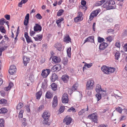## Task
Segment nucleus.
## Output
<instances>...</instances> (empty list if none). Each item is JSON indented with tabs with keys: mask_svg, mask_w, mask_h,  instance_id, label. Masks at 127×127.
Returning a JSON list of instances; mask_svg holds the SVG:
<instances>
[{
	"mask_svg": "<svg viewBox=\"0 0 127 127\" xmlns=\"http://www.w3.org/2000/svg\"><path fill=\"white\" fill-rule=\"evenodd\" d=\"M100 11V9H97L93 11L91 13L89 19L90 20H92L94 17L96 16Z\"/></svg>",
	"mask_w": 127,
	"mask_h": 127,
	"instance_id": "1",
	"label": "nucleus"
},
{
	"mask_svg": "<svg viewBox=\"0 0 127 127\" xmlns=\"http://www.w3.org/2000/svg\"><path fill=\"white\" fill-rule=\"evenodd\" d=\"M94 82L93 80H91L88 81L86 84L87 89L88 90H91L93 88V85H94Z\"/></svg>",
	"mask_w": 127,
	"mask_h": 127,
	"instance_id": "2",
	"label": "nucleus"
},
{
	"mask_svg": "<svg viewBox=\"0 0 127 127\" xmlns=\"http://www.w3.org/2000/svg\"><path fill=\"white\" fill-rule=\"evenodd\" d=\"M16 70L15 66L14 65H12L10 66L9 72L10 74L13 75L16 73Z\"/></svg>",
	"mask_w": 127,
	"mask_h": 127,
	"instance_id": "3",
	"label": "nucleus"
},
{
	"mask_svg": "<svg viewBox=\"0 0 127 127\" xmlns=\"http://www.w3.org/2000/svg\"><path fill=\"white\" fill-rule=\"evenodd\" d=\"M58 105V100L57 99V97L55 96L54 97L53 100L52 102V107L54 108H55Z\"/></svg>",
	"mask_w": 127,
	"mask_h": 127,
	"instance_id": "4",
	"label": "nucleus"
},
{
	"mask_svg": "<svg viewBox=\"0 0 127 127\" xmlns=\"http://www.w3.org/2000/svg\"><path fill=\"white\" fill-rule=\"evenodd\" d=\"M50 73L49 69L43 70L42 71L41 75L43 77L46 78L47 77Z\"/></svg>",
	"mask_w": 127,
	"mask_h": 127,
	"instance_id": "5",
	"label": "nucleus"
},
{
	"mask_svg": "<svg viewBox=\"0 0 127 127\" xmlns=\"http://www.w3.org/2000/svg\"><path fill=\"white\" fill-rule=\"evenodd\" d=\"M68 95L67 94H64L62 97V102L64 103H67L68 102Z\"/></svg>",
	"mask_w": 127,
	"mask_h": 127,
	"instance_id": "6",
	"label": "nucleus"
},
{
	"mask_svg": "<svg viewBox=\"0 0 127 127\" xmlns=\"http://www.w3.org/2000/svg\"><path fill=\"white\" fill-rule=\"evenodd\" d=\"M88 117L91 119L92 121L95 123H96L97 121V116L94 114H93L88 116Z\"/></svg>",
	"mask_w": 127,
	"mask_h": 127,
	"instance_id": "7",
	"label": "nucleus"
},
{
	"mask_svg": "<svg viewBox=\"0 0 127 127\" xmlns=\"http://www.w3.org/2000/svg\"><path fill=\"white\" fill-rule=\"evenodd\" d=\"M7 42L6 43L5 41L4 40H2L0 43V47L6 49L9 46L6 45Z\"/></svg>",
	"mask_w": 127,
	"mask_h": 127,
	"instance_id": "8",
	"label": "nucleus"
},
{
	"mask_svg": "<svg viewBox=\"0 0 127 127\" xmlns=\"http://www.w3.org/2000/svg\"><path fill=\"white\" fill-rule=\"evenodd\" d=\"M108 45L107 43L103 42L100 44L99 47V49L101 51L104 50L108 46Z\"/></svg>",
	"mask_w": 127,
	"mask_h": 127,
	"instance_id": "9",
	"label": "nucleus"
},
{
	"mask_svg": "<svg viewBox=\"0 0 127 127\" xmlns=\"http://www.w3.org/2000/svg\"><path fill=\"white\" fill-rule=\"evenodd\" d=\"M72 120L71 117H66L64 120L63 122L64 123L65 122V124L67 125H68L71 123Z\"/></svg>",
	"mask_w": 127,
	"mask_h": 127,
	"instance_id": "10",
	"label": "nucleus"
},
{
	"mask_svg": "<svg viewBox=\"0 0 127 127\" xmlns=\"http://www.w3.org/2000/svg\"><path fill=\"white\" fill-rule=\"evenodd\" d=\"M109 6L108 8L109 9H112L115 8V7L113 5H114L115 4V1L113 0H110L108 1Z\"/></svg>",
	"mask_w": 127,
	"mask_h": 127,
	"instance_id": "11",
	"label": "nucleus"
},
{
	"mask_svg": "<svg viewBox=\"0 0 127 127\" xmlns=\"http://www.w3.org/2000/svg\"><path fill=\"white\" fill-rule=\"evenodd\" d=\"M42 29L41 27L38 24H36L34 27V31H41Z\"/></svg>",
	"mask_w": 127,
	"mask_h": 127,
	"instance_id": "12",
	"label": "nucleus"
},
{
	"mask_svg": "<svg viewBox=\"0 0 127 127\" xmlns=\"http://www.w3.org/2000/svg\"><path fill=\"white\" fill-rule=\"evenodd\" d=\"M96 91L97 93H102L105 92V91L102 90L101 86L98 84L96 85Z\"/></svg>",
	"mask_w": 127,
	"mask_h": 127,
	"instance_id": "13",
	"label": "nucleus"
},
{
	"mask_svg": "<svg viewBox=\"0 0 127 127\" xmlns=\"http://www.w3.org/2000/svg\"><path fill=\"white\" fill-rule=\"evenodd\" d=\"M29 14L27 13L25 16V18L24 21V24L25 26L28 25L29 23Z\"/></svg>",
	"mask_w": 127,
	"mask_h": 127,
	"instance_id": "14",
	"label": "nucleus"
},
{
	"mask_svg": "<svg viewBox=\"0 0 127 127\" xmlns=\"http://www.w3.org/2000/svg\"><path fill=\"white\" fill-rule=\"evenodd\" d=\"M23 60L24 65L26 66L27 64L29 62L30 59L26 56H25L23 58Z\"/></svg>",
	"mask_w": 127,
	"mask_h": 127,
	"instance_id": "15",
	"label": "nucleus"
},
{
	"mask_svg": "<svg viewBox=\"0 0 127 127\" xmlns=\"http://www.w3.org/2000/svg\"><path fill=\"white\" fill-rule=\"evenodd\" d=\"M94 36H89L88 38H87L86 40H85L84 44L86 42H94Z\"/></svg>",
	"mask_w": 127,
	"mask_h": 127,
	"instance_id": "16",
	"label": "nucleus"
},
{
	"mask_svg": "<svg viewBox=\"0 0 127 127\" xmlns=\"http://www.w3.org/2000/svg\"><path fill=\"white\" fill-rule=\"evenodd\" d=\"M64 20V19L62 18H59L58 20H56V22L57 24L58 27H61V24L62 22H63Z\"/></svg>",
	"mask_w": 127,
	"mask_h": 127,
	"instance_id": "17",
	"label": "nucleus"
},
{
	"mask_svg": "<svg viewBox=\"0 0 127 127\" xmlns=\"http://www.w3.org/2000/svg\"><path fill=\"white\" fill-rule=\"evenodd\" d=\"M50 116V113L47 111H45L43 113L42 116L43 118H49Z\"/></svg>",
	"mask_w": 127,
	"mask_h": 127,
	"instance_id": "18",
	"label": "nucleus"
},
{
	"mask_svg": "<svg viewBox=\"0 0 127 127\" xmlns=\"http://www.w3.org/2000/svg\"><path fill=\"white\" fill-rule=\"evenodd\" d=\"M52 60L54 62L56 63H59L61 61L60 58L56 56L53 57Z\"/></svg>",
	"mask_w": 127,
	"mask_h": 127,
	"instance_id": "19",
	"label": "nucleus"
},
{
	"mask_svg": "<svg viewBox=\"0 0 127 127\" xmlns=\"http://www.w3.org/2000/svg\"><path fill=\"white\" fill-rule=\"evenodd\" d=\"M61 66L59 64H58L54 66L52 69L54 71H59L60 70L61 68Z\"/></svg>",
	"mask_w": 127,
	"mask_h": 127,
	"instance_id": "20",
	"label": "nucleus"
},
{
	"mask_svg": "<svg viewBox=\"0 0 127 127\" xmlns=\"http://www.w3.org/2000/svg\"><path fill=\"white\" fill-rule=\"evenodd\" d=\"M64 41L66 42H71V39L68 34H66L64 38Z\"/></svg>",
	"mask_w": 127,
	"mask_h": 127,
	"instance_id": "21",
	"label": "nucleus"
},
{
	"mask_svg": "<svg viewBox=\"0 0 127 127\" xmlns=\"http://www.w3.org/2000/svg\"><path fill=\"white\" fill-rule=\"evenodd\" d=\"M53 96L52 94L49 91H47L45 95V97L48 99L51 98Z\"/></svg>",
	"mask_w": 127,
	"mask_h": 127,
	"instance_id": "22",
	"label": "nucleus"
},
{
	"mask_svg": "<svg viewBox=\"0 0 127 127\" xmlns=\"http://www.w3.org/2000/svg\"><path fill=\"white\" fill-rule=\"evenodd\" d=\"M69 78V77L67 75H64L62 77V79L64 82L66 83L68 81Z\"/></svg>",
	"mask_w": 127,
	"mask_h": 127,
	"instance_id": "23",
	"label": "nucleus"
},
{
	"mask_svg": "<svg viewBox=\"0 0 127 127\" xmlns=\"http://www.w3.org/2000/svg\"><path fill=\"white\" fill-rule=\"evenodd\" d=\"M101 70L102 71L106 74H107L108 73V68L106 66H102L101 67Z\"/></svg>",
	"mask_w": 127,
	"mask_h": 127,
	"instance_id": "24",
	"label": "nucleus"
},
{
	"mask_svg": "<svg viewBox=\"0 0 127 127\" xmlns=\"http://www.w3.org/2000/svg\"><path fill=\"white\" fill-rule=\"evenodd\" d=\"M25 36L27 42L30 43L31 42V39L28 35L27 32H25Z\"/></svg>",
	"mask_w": 127,
	"mask_h": 127,
	"instance_id": "25",
	"label": "nucleus"
},
{
	"mask_svg": "<svg viewBox=\"0 0 127 127\" xmlns=\"http://www.w3.org/2000/svg\"><path fill=\"white\" fill-rule=\"evenodd\" d=\"M42 92L41 90L37 92L36 94V98L37 99H39L42 95Z\"/></svg>",
	"mask_w": 127,
	"mask_h": 127,
	"instance_id": "26",
	"label": "nucleus"
},
{
	"mask_svg": "<svg viewBox=\"0 0 127 127\" xmlns=\"http://www.w3.org/2000/svg\"><path fill=\"white\" fill-rule=\"evenodd\" d=\"M108 0H102L100 1L97 2L95 4V6H98L101 5L105 1H107Z\"/></svg>",
	"mask_w": 127,
	"mask_h": 127,
	"instance_id": "27",
	"label": "nucleus"
},
{
	"mask_svg": "<svg viewBox=\"0 0 127 127\" xmlns=\"http://www.w3.org/2000/svg\"><path fill=\"white\" fill-rule=\"evenodd\" d=\"M79 10L85 12L87 9L86 6L80 5L79 6Z\"/></svg>",
	"mask_w": 127,
	"mask_h": 127,
	"instance_id": "28",
	"label": "nucleus"
},
{
	"mask_svg": "<svg viewBox=\"0 0 127 127\" xmlns=\"http://www.w3.org/2000/svg\"><path fill=\"white\" fill-rule=\"evenodd\" d=\"M58 77L55 73L52 74L51 76V80L52 82H54L57 79Z\"/></svg>",
	"mask_w": 127,
	"mask_h": 127,
	"instance_id": "29",
	"label": "nucleus"
},
{
	"mask_svg": "<svg viewBox=\"0 0 127 127\" xmlns=\"http://www.w3.org/2000/svg\"><path fill=\"white\" fill-rule=\"evenodd\" d=\"M44 120L43 121L42 123L43 124H45L49 126L50 125V122H48L49 118H44Z\"/></svg>",
	"mask_w": 127,
	"mask_h": 127,
	"instance_id": "30",
	"label": "nucleus"
},
{
	"mask_svg": "<svg viewBox=\"0 0 127 127\" xmlns=\"http://www.w3.org/2000/svg\"><path fill=\"white\" fill-rule=\"evenodd\" d=\"M83 18H80L77 16L74 18V21L75 23H77L82 21Z\"/></svg>",
	"mask_w": 127,
	"mask_h": 127,
	"instance_id": "31",
	"label": "nucleus"
},
{
	"mask_svg": "<svg viewBox=\"0 0 127 127\" xmlns=\"http://www.w3.org/2000/svg\"><path fill=\"white\" fill-rule=\"evenodd\" d=\"M51 86L52 89L53 90L55 91L56 90L57 86V85L55 83H53L51 84Z\"/></svg>",
	"mask_w": 127,
	"mask_h": 127,
	"instance_id": "32",
	"label": "nucleus"
},
{
	"mask_svg": "<svg viewBox=\"0 0 127 127\" xmlns=\"http://www.w3.org/2000/svg\"><path fill=\"white\" fill-rule=\"evenodd\" d=\"M42 37L41 35H37L36 37H33L34 38L36 41L39 40L40 41L41 40V38Z\"/></svg>",
	"mask_w": 127,
	"mask_h": 127,
	"instance_id": "33",
	"label": "nucleus"
},
{
	"mask_svg": "<svg viewBox=\"0 0 127 127\" xmlns=\"http://www.w3.org/2000/svg\"><path fill=\"white\" fill-rule=\"evenodd\" d=\"M98 94L96 95V97L97 98V101H98L101 98V95L102 93H97Z\"/></svg>",
	"mask_w": 127,
	"mask_h": 127,
	"instance_id": "34",
	"label": "nucleus"
},
{
	"mask_svg": "<svg viewBox=\"0 0 127 127\" xmlns=\"http://www.w3.org/2000/svg\"><path fill=\"white\" fill-rule=\"evenodd\" d=\"M6 22V20L3 18L0 19V26L3 25Z\"/></svg>",
	"mask_w": 127,
	"mask_h": 127,
	"instance_id": "35",
	"label": "nucleus"
},
{
	"mask_svg": "<svg viewBox=\"0 0 127 127\" xmlns=\"http://www.w3.org/2000/svg\"><path fill=\"white\" fill-rule=\"evenodd\" d=\"M7 111V110L6 109L4 108H2L0 109V114H4L6 113Z\"/></svg>",
	"mask_w": 127,
	"mask_h": 127,
	"instance_id": "36",
	"label": "nucleus"
},
{
	"mask_svg": "<svg viewBox=\"0 0 127 127\" xmlns=\"http://www.w3.org/2000/svg\"><path fill=\"white\" fill-rule=\"evenodd\" d=\"M120 53L118 51H117L115 55V59L118 60L120 56Z\"/></svg>",
	"mask_w": 127,
	"mask_h": 127,
	"instance_id": "37",
	"label": "nucleus"
},
{
	"mask_svg": "<svg viewBox=\"0 0 127 127\" xmlns=\"http://www.w3.org/2000/svg\"><path fill=\"white\" fill-rule=\"evenodd\" d=\"M115 71L114 68L113 67H110L108 68V73L107 74H110L112 73L113 72Z\"/></svg>",
	"mask_w": 127,
	"mask_h": 127,
	"instance_id": "38",
	"label": "nucleus"
},
{
	"mask_svg": "<svg viewBox=\"0 0 127 127\" xmlns=\"http://www.w3.org/2000/svg\"><path fill=\"white\" fill-rule=\"evenodd\" d=\"M23 106V104L21 102L18 103L17 106V109H20L22 108Z\"/></svg>",
	"mask_w": 127,
	"mask_h": 127,
	"instance_id": "39",
	"label": "nucleus"
},
{
	"mask_svg": "<svg viewBox=\"0 0 127 127\" xmlns=\"http://www.w3.org/2000/svg\"><path fill=\"white\" fill-rule=\"evenodd\" d=\"M71 48L69 47L67 50V55L68 57L70 58L71 55Z\"/></svg>",
	"mask_w": 127,
	"mask_h": 127,
	"instance_id": "40",
	"label": "nucleus"
},
{
	"mask_svg": "<svg viewBox=\"0 0 127 127\" xmlns=\"http://www.w3.org/2000/svg\"><path fill=\"white\" fill-rule=\"evenodd\" d=\"M64 12V10L62 9H60L58 11L57 13V16H61L62 13Z\"/></svg>",
	"mask_w": 127,
	"mask_h": 127,
	"instance_id": "41",
	"label": "nucleus"
},
{
	"mask_svg": "<svg viewBox=\"0 0 127 127\" xmlns=\"http://www.w3.org/2000/svg\"><path fill=\"white\" fill-rule=\"evenodd\" d=\"M109 3L108 1L105 3L103 5V6L104 8H106L107 9H109L108 8L109 7Z\"/></svg>",
	"mask_w": 127,
	"mask_h": 127,
	"instance_id": "42",
	"label": "nucleus"
},
{
	"mask_svg": "<svg viewBox=\"0 0 127 127\" xmlns=\"http://www.w3.org/2000/svg\"><path fill=\"white\" fill-rule=\"evenodd\" d=\"M7 103V101L4 99H2L0 100V104H4Z\"/></svg>",
	"mask_w": 127,
	"mask_h": 127,
	"instance_id": "43",
	"label": "nucleus"
},
{
	"mask_svg": "<svg viewBox=\"0 0 127 127\" xmlns=\"http://www.w3.org/2000/svg\"><path fill=\"white\" fill-rule=\"evenodd\" d=\"M4 121L2 119H0V127H4Z\"/></svg>",
	"mask_w": 127,
	"mask_h": 127,
	"instance_id": "44",
	"label": "nucleus"
},
{
	"mask_svg": "<svg viewBox=\"0 0 127 127\" xmlns=\"http://www.w3.org/2000/svg\"><path fill=\"white\" fill-rule=\"evenodd\" d=\"M72 111V112H75L76 111L75 109L73 107H71L69 109L67 110V111L70 112Z\"/></svg>",
	"mask_w": 127,
	"mask_h": 127,
	"instance_id": "45",
	"label": "nucleus"
},
{
	"mask_svg": "<svg viewBox=\"0 0 127 127\" xmlns=\"http://www.w3.org/2000/svg\"><path fill=\"white\" fill-rule=\"evenodd\" d=\"M86 111V109H82L78 112V115H81L84 113Z\"/></svg>",
	"mask_w": 127,
	"mask_h": 127,
	"instance_id": "46",
	"label": "nucleus"
},
{
	"mask_svg": "<svg viewBox=\"0 0 127 127\" xmlns=\"http://www.w3.org/2000/svg\"><path fill=\"white\" fill-rule=\"evenodd\" d=\"M77 17H78L80 18H83V13H82L81 12H78L77 13Z\"/></svg>",
	"mask_w": 127,
	"mask_h": 127,
	"instance_id": "47",
	"label": "nucleus"
},
{
	"mask_svg": "<svg viewBox=\"0 0 127 127\" xmlns=\"http://www.w3.org/2000/svg\"><path fill=\"white\" fill-rule=\"evenodd\" d=\"M77 87V85L76 84H75L73 85L72 88V90H76Z\"/></svg>",
	"mask_w": 127,
	"mask_h": 127,
	"instance_id": "48",
	"label": "nucleus"
},
{
	"mask_svg": "<svg viewBox=\"0 0 127 127\" xmlns=\"http://www.w3.org/2000/svg\"><path fill=\"white\" fill-rule=\"evenodd\" d=\"M36 18L39 19H41L42 18V17L39 13H37L35 16Z\"/></svg>",
	"mask_w": 127,
	"mask_h": 127,
	"instance_id": "49",
	"label": "nucleus"
},
{
	"mask_svg": "<svg viewBox=\"0 0 127 127\" xmlns=\"http://www.w3.org/2000/svg\"><path fill=\"white\" fill-rule=\"evenodd\" d=\"M98 40L99 42H101L104 41V39L102 38L98 37Z\"/></svg>",
	"mask_w": 127,
	"mask_h": 127,
	"instance_id": "50",
	"label": "nucleus"
},
{
	"mask_svg": "<svg viewBox=\"0 0 127 127\" xmlns=\"http://www.w3.org/2000/svg\"><path fill=\"white\" fill-rule=\"evenodd\" d=\"M23 110L20 111L19 112V117L20 118H22L23 116Z\"/></svg>",
	"mask_w": 127,
	"mask_h": 127,
	"instance_id": "51",
	"label": "nucleus"
},
{
	"mask_svg": "<svg viewBox=\"0 0 127 127\" xmlns=\"http://www.w3.org/2000/svg\"><path fill=\"white\" fill-rule=\"evenodd\" d=\"M92 66V63H90L89 64H87L86 63H85L84 64L85 66H87L88 68H90Z\"/></svg>",
	"mask_w": 127,
	"mask_h": 127,
	"instance_id": "52",
	"label": "nucleus"
},
{
	"mask_svg": "<svg viewBox=\"0 0 127 127\" xmlns=\"http://www.w3.org/2000/svg\"><path fill=\"white\" fill-rule=\"evenodd\" d=\"M0 32H5L6 31L3 26H0Z\"/></svg>",
	"mask_w": 127,
	"mask_h": 127,
	"instance_id": "53",
	"label": "nucleus"
},
{
	"mask_svg": "<svg viewBox=\"0 0 127 127\" xmlns=\"http://www.w3.org/2000/svg\"><path fill=\"white\" fill-rule=\"evenodd\" d=\"M30 76L29 77V79L31 80H33L34 78L33 75L32 74V73H31L30 75Z\"/></svg>",
	"mask_w": 127,
	"mask_h": 127,
	"instance_id": "54",
	"label": "nucleus"
},
{
	"mask_svg": "<svg viewBox=\"0 0 127 127\" xmlns=\"http://www.w3.org/2000/svg\"><path fill=\"white\" fill-rule=\"evenodd\" d=\"M64 106H61L59 110V112L61 113H62L64 111Z\"/></svg>",
	"mask_w": 127,
	"mask_h": 127,
	"instance_id": "55",
	"label": "nucleus"
},
{
	"mask_svg": "<svg viewBox=\"0 0 127 127\" xmlns=\"http://www.w3.org/2000/svg\"><path fill=\"white\" fill-rule=\"evenodd\" d=\"M4 17L7 20H9L10 19V15H9L6 14L5 15Z\"/></svg>",
	"mask_w": 127,
	"mask_h": 127,
	"instance_id": "56",
	"label": "nucleus"
},
{
	"mask_svg": "<svg viewBox=\"0 0 127 127\" xmlns=\"http://www.w3.org/2000/svg\"><path fill=\"white\" fill-rule=\"evenodd\" d=\"M116 110L120 113H121L122 111V110L120 107H119L117 108H116Z\"/></svg>",
	"mask_w": 127,
	"mask_h": 127,
	"instance_id": "57",
	"label": "nucleus"
},
{
	"mask_svg": "<svg viewBox=\"0 0 127 127\" xmlns=\"http://www.w3.org/2000/svg\"><path fill=\"white\" fill-rule=\"evenodd\" d=\"M81 3L82 5L86 6V1L84 0H82L81 1Z\"/></svg>",
	"mask_w": 127,
	"mask_h": 127,
	"instance_id": "58",
	"label": "nucleus"
},
{
	"mask_svg": "<svg viewBox=\"0 0 127 127\" xmlns=\"http://www.w3.org/2000/svg\"><path fill=\"white\" fill-rule=\"evenodd\" d=\"M106 39L107 40V41H109V42H110L112 41V39L110 36L106 38Z\"/></svg>",
	"mask_w": 127,
	"mask_h": 127,
	"instance_id": "59",
	"label": "nucleus"
},
{
	"mask_svg": "<svg viewBox=\"0 0 127 127\" xmlns=\"http://www.w3.org/2000/svg\"><path fill=\"white\" fill-rule=\"evenodd\" d=\"M5 50V49L3 48H0V56L2 55V52Z\"/></svg>",
	"mask_w": 127,
	"mask_h": 127,
	"instance_id": "60",
	"label": "nucleus"
},
{
	"mask_svg": "<svg viewBox=\"0 0 127 127\" xmlns=\"http://www.w3.org/2000/svg\"><path fill=\"white\" fill-rule=\"evenodd\" d=\"M115 46L119 48L120 47V42H117L115 44Z\"/></svg>",
	"mask_w": 127,
	"mask_h": 127,
	"instance_id": "61",
	"label": "nucleus"
},
{
	"mask_svg": "<svg viewBox=\"0 0 127 127\" xmlns=\"http://www.w3.org/2000/svg\"><path fill=\"white\" fill-rule=\"evenodd\" d=\"M57 50L60 51L62 49V48L61 47V45H58V47H57L56 48Z\"/></svg>",
	"mask_w": 127,
	"mask_h": 127,
	"instance_id": "62",
	"label": "nucleus"
},
{
	"mask_svg": "<svg viewBox=\"0 0 127 127\" xmlns=\"http://www.w3.org/2000/svg\"><path fill=\"white\" fill-rule=\"evenodd\" d=\"M19 32H16V37L15 38V42L17 40V37L18 36Z\"/></svg>",
	"mask_w": 127,
	"mask_h": 127,
	"instance_id": "63",
	"label": "nucleus"
},
{
	"mask_svg": "<svg viewBox=\"0 0 127 127\" xmlns=\"http://www.w3.org/2000/svg\"><path fill=\"white\" fill-rule=\"evenodd\" d=\"M124 48L125 51H127V43L124 46Z\"/></svg>",
	"mask_w": 127,
	"mask_h": 127,
	"instance_id": "64",
	"label": "nucleus"
}]
</instances>
